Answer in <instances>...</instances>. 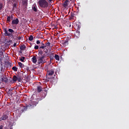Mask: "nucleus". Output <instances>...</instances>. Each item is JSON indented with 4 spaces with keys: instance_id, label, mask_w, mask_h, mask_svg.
Returning <instances> with one entry per match:
<instances>
[{
    "instance_id": "a878e982",
    "label": "nucleus",
    "mask_w": 129,
    "mask_h": 129,
    "mask_svg": "<svg viewBox=\"0 0 129 129\" xmlns=\"http://www.w3.org/2000/svg\"><path fill=\"white\" fill-rule=\"evenodd\" d=\"M12 70H14L15 72H17L18 71V68H17L16 67H13L12 68Z\"/></svg>"
},
{
    "instance_id": "e433bc0d",
    "label": "nucleus",
    "mask_w": 129,
    "mask_h": 129,
    "mask_svg": "<svg viewBox=\"0 0 129 129\" xmlns=\"http://www.w3.org/2000/svg\"><path fill=\"white\" fill-rule=\"evenodd\" d=\"M12 2H13V3H17L18 2V0H11Z\"/></svg>"
},
{
    "instance_id": "6e6552de",
    "label": "nucleus",
    "mask_w": 129,
    "mask_h": 129,
    "mask_svg": "<svg viewBox=\"0 0 129 129\" xmlns=\"http://www.w3.org/2000/svg\"><path fill=\"white\" fill-rule=\"evenodd\" d=\"M69 0H66L63 3L62 6L64 8H68V5H69Z\"/></svg>"
},
{
    "instance_id": "423d86ee",
    "label": "nucleus",
    "mask_w": 129,
    "mask_h": 129,
    "mask_svg": "<svg viewBox=\"0 0 129 129\" xmlns=\"http://www.w3.org/2000/svg\"><path fill=\"white\" fill-rule=\"evenodd\" d=\"M55 71H54V69H51L50 71H47L46 76H52L54 73Z\"/></svg>"
},
{
    "instance_id": "2f4dec72",
    "label": "nucleus",
    "mask_w": 129,
    "mask_h": 129,
    "mask_svg": "<svg viewBox=\"0 0 129 129\" xmlns=\"http://www.w3.org/2000/svg\"><path fill=\"white\" fill-rule=\"evenodd\" d=\"M36 44H37V45H39V44H41V41H40V40H37V41H36Z\"/></svg>"
},
{
    "instance_id": "1a4fd4ad",
    "label": "nucleus",
    "mask_w": 129,
    "mask_h": 129,
    "mask_svg": "<svg viewBox=\"0 0 129 129\" xmlns=\"http://www.w3.org/2000/svg\"><path fill=\"white\" fill-rule=\"evenodd\" d=\"M20 21L18 19H14L12 21V25H18Z\"/></svg>"
},
{
    "instance_id": "5701e85b",
    "label": "nucleus",
    "mask_w": 129,
    "mask_h": 129,
    "mask_svg": "<svg viewBox=\"0 0 129 129\" xmlns=\"http://www.w3.org/2000/svg\"><path fill=\"white\" fill-rule=\"evenodd\" d=\"M18 65H19V66H20V68H24V67L25 66L24 65V64L22 63V62H18Z\"/></svg>"
},
{
    "instance_id": "49530a36",
    "label": "nucleus",
    "mask_w": 129,
    "mask_h": 129,
    "mask_svg": "<svg viewBox=\"0 0 129 129\" xmlns=\"http://www.w3.org/2000/svg\"><path fill=\"white\" fill-rule=\"evenodd\" d=\"M71 2H72V1H74V0H70Z\"/></svg>"
},
{
    "instance_id": "37998d69",
    "label": "nucleus",
    "mask_w": 129,
    "mask_h": 129,
    "mask_svg": "<svg viewBox=\"0 0 129 129\" xmlns=\"http://www.w3.org/2000/svg\"><path fill=\"white\" fill-rule=\"evenodd\" d=\"M13 89H10L9 91H13Z\"/></svg>"
},
{
    "instance_id": "f03ea898",
    "label": "nucleus",
    "mask_w": 129,
    "mask_h": 129,
    "mask_svg": "<svg viewBox=\"0 0 129 129\" xmlns=\"http://www.w3.org/2000/svg\"><path fill=\"white\" fill-rule=\"evenodd\" d=\"M38 4L42 9H47V7L49 6V3L46 0H39Z\"/></svg>"
},
{
    "instance_id": "9b49d317",
    "label": "nucleus",
    "mask_w": 129,
    "mask_h": 129,
    "mask_svg": "<svg viewBox=\"0 0 129 129\" xmlns=\"http://www.w3.org/2000/svg\"><path fill=\"white\" fill-rule=\"evenodd\" d=\"M46 56L45 55V54H44V52L43 50L41 49L38 50V56Z\"/></svg>"
},
{
    "instance_id": "ea45409f",
    "label": "nucleus",
    "mask_w": 129,
    "mask_h": 129,
    "mask_svg": "<svg viewBox=\"0 0 129 129\" xmlns=\"http://www.w3.org/2000/svg\"><path fill=\"white\" fill-rule=\"evenodd\" d=\"M13 46L14 47H16V46H17V43H14Z\"/></svg>"
},
{
    "instance_id": "4468645a",
    "label": "nucleus",
    "mask_w": 129,
    "mask_h": 129,
    "mask_svg": "<svg viewBox=\"0 0 129 129\" xmlns=\"http://www.w3.org/2000/svg\"><path fill=\"white\" fill-rule=\"evenodd\" d=\"M75 28L76 29H77V31H80V28H81L80 24L78 23V24H76L75 26Z\"/></svg>"
},
{
    "instance_id": "7c9ffc66",
    "label": "nucleus",
    "mask_w": 129,
    "mask_h": 129,
    "mask_svg": "<svg viewBox=\"0 0 129 129\" xmlns=\"http://www.w3.org/2000/svg\"><path fill=\"white\" fill-rule=\"evenodd\" d=\"M36 100H37L36 102H38V103H39V101H41V100H42V99H41V98H37L36 99Z\"/></svg>"
},
{
    "instance_id": "f8f14e48",
    "label": "nucleus",
    "mask_w": 129,
    "mask_h": 129,
    "mask_svg": "<svg viewBox=\"0 0 129 129\" xmlns=\"http://www.w3.org/2000/svg\"><path fill=\"white\" fill-rule=\"evenodd\" d=\"M32 9L33 12H35V13H37V12H38V8L37 7V6L36 5H33L32 7Z\"/></svg>"
},
{
    "instance_id": "cd10ccee",
    "label": "nucleus",
    "mask_w": 129,
    "mask_h": 129,
    "mask_svg": "<svg viewBox=\"0 0 129 129\" xmlns=\"http://www.w3.org/2000/svg\"><path fill=\"white\" fill-rule=\"evenodd\" d=\"M44 44L45 45L46 47H50V45H51V43L50 42H46Z\"/></svg>"
},
{
    "instance_id": "c756f323",
    "label": "nucleus",
    "mask_w": 129,
    "mask_h": 129,
    "mask_svg": "<svg viewBox=\"0 0 129 129\" xmlns=\"http://www.w3.org/2000/svg\"><path fill=\"white\" fill-rule=\"evenodd\" d=\"M34 49L35 50H38V49H39V45H35Z\"/></svg>"
},
{
    "instance_id": "b1692460",
    "label": "nucleus",
    "mask_w": 129,
    "mask_h": 129,
    "mask_svg": "<svg viewBox=\"0 0 129 129\" xmlns=\"http://www.w3.org/2000/svg\"><path fill=\"white\" fill-rule=\"evenodd\" d=\"M17 81L18 82H21L22 81V77L20 76H17Z\"/></svg>"
},
{
    "instance_id": "20e7f679",
    "label": "nucleus",
    "mask_w": 129,
    "mask_h": 129,
    "mask_svg": "<svg viewBox=\"0 0 129 129\" xmlns=\"http://www.w3.org/2000/svg\"><path fill=\"white\" fill-rule=\"evenodd\" d=\"M31 102L28 105V107H30V108H33L35 106H37V104H38V102L36 101H31Z\"/></svg>"
},
{
    "instance_id": "4c0bfd02",
    "label": "nucleus",
    "mask_w": 129,
    "mask_h": 129,
    "mask_svg": "<svg viewBox=\"0 0 129 129\" xmlns=\"http://www.w3.org/2000/svg\"><path fill=\"white\" fill-rule=\"evenodd\" d=\"M2 9H3V5L0 4V10H2Z\"/></svg>"
},
{
    "instance_id": "79ce46f5",
    "label": "nucleus",
    "mask_w": 129,
    "mask_h": 129,
    "mask_svg": "<svg viewBox=\"0 0 129 129\" xmlns=\"http://www.w3.org/2000/svg\"><path fill=\"white\" fill-rule=\"evenodd\" d=\"M0 53H2V54H4V51H1L0 49Z\"/></svg>"
},
{
    "instance_id": "de8ad7c7",
    "label": "nucleus",
    "mask_w": 129,
    "mask_h": 129,
    "mask_svg": "<svg viewBox=\"0 0 129 129\" xmlns=\"http://www.w3.org/2000/svg\"><path fill=\"white\" fill-rule=\"evenodd\" d=\"M49 2H52V0H49Z\"/></svg>"
},
{
    "instance_id": "f257e3e1",
    "label": "nucleus",
    "mask_w": 129,
    "mask_h": 129,
    "mask_svg": "<svg viewBox=\"0 0 129 129\" xmlns=\"http://www.w3.org/2000/svg\"><path fill=\"white\" fill-rule=\"evenodd\" d=\"M4 30L5 32V36L7 37H11V36H12V37H14L13 34L15 33V31L13 30V29L10 28L8 30V29L4 28Z\"/></svg>"
},
{
    "instance_id": "a18cd8bd",
    "label": "nucleus",
    "mask_w": 129,
    "mask_h": 129,
    "mask_svg": "<svg viewBox=\"0 0 129 129\" xmlns=\"http://www.w3.org/2000/svg\"><path fill=\"white\" fill-rule=\"evenodd\" d=\"M41 44H42V45H43V44H44V43H43V42H42L41 43Z\"/></svg>"
},
{
    "instance_id": "c03bdc74",
    "label": "nucleus",
    "mask_w": 129,
    "mask_h": 129,
    "mask_svg": "<svg viewBox=\"0 0 129 129\" xmlns=\"http://www.w3.org/2000/svg\"><path fill=\"white\" fill-rule=\"evenodd\" d=\"M46 96V94H44L43 97H45Z\"/></svg>"
},
{
    "instance_id": "0eeeda50",
    "label": "nucleus",
    "mask_w": 129,
    "mask_h": 129,
    "mask_svg": "<svg viewBox=\"0 0 129 129\" xmlns=\"http://www.w3.org/2000/svg\"><path fill=\"white\" fill-rule=\"evenodd\" d=\"M9 118V116L6 115V114H4L1 117H0V121L2 120H7Z\"/></svg>"
},
{
    "instance_id": "393cba45",
    "label": "nucleus",
    "mask_w": 129,
    "mask_h": 129,
    "mask_svg": "<svg viewBox=\"0 0 129 129\" xmlns=\"http://www.w3.org/2000/svg\"><path fill=\"white\" fill-rule=\"evenodd\" d=\"M20 50H24L26 49V45H21V47H20Z\"/></svg>"
},
{
    "instance_id": "ddd939ff",
    "label": "nucleus",
    "mask_w": 129,
    "mask_h": 129,
    "mask_svg": "<svg viewBox=\"0 0 129 129\" xmlns=\"http://www.w3.org/2000/svg\"><path fill=\"white\" fill-rule=\"evenodd\" d=\"M75 36L78 38L79 36H80V30H77L76 32H75Z\"/></svg>"
},
{
    "instance_id": "72a5a7b5",
    "label": "nucleus",
    "mask_w": 129,
    "mask_h": 129,
    "mask_svg": "<svg viewBox=\"0 0 129 129\" xmlns=\"http://www.w3.org/2000/svg\"><path fill=\"white\" fill-rule=\"evenodd\" d=\"M48 88H45L43 89V91H45V92H47L48 91Z\"/></svg>"
},
{
    "instance_id": "aec40b11",
    "label": "nucleus",
    "mask_w": 129,
    "mask_h": 129,
    "mask_svg": "<svg viewBox=\"0 0 129 129\" xmlns=\"http://www.w3.org/2000/svg\"><path fill=\"white\" fill-rule=\"evenodd\" d=\"M23 6H25V7H27L28 6V1L27 0L23 1Z\"/></svg>"
},
{
    "instance_id": "bb28decb",
    "label": "nucleus",
    "mask_w": 129,
    "mask_h": 129,
    "mask_svg": "<svg viewBox=\"0 0 129 129\" xmlns=\"http://www.w3.org/2000/svg\"><path fill=\"white\" fill-rule=\"evenodd\" d=\"M26 57L25 56H22L21 58H20V61L21 62H25V59Z\"/></svg>"
},
{
    "instance_id": "f704fd0d",
    "label": "nucleus",
    "mask_w": 129,
    "mask_h": 129,
    "mask_svg": "<svg viewBox=\"0 0 129 129\" xmlns=\"http://www.w3.org/2000/svg\"><path fill=\"white\" fill-rule=\"evenodd\" d=\"M71 18L72 19H73V18H74V14H71Z\"/></svg>"
},
{
    "instance_id": "4be33fe9",
    "label": "nucleus",
    "mask_w": 129,
    "mask_h": 129,
    "mask_svg": "<svg viewBox=\"0 0 129 129\" xmlns=\"http://www.w3.org/2000/svg\"><path fill=\"white\" fill-rule=\"evenodd\" d=\"M13 80L14 81V82H16V81H18V77L17 76H14L13 77Z\"/></svg>"
},
{
    "instance_id": "c9c22d12",
    "label": "nucleus",
    "mask_w": 129,
    "mask_h": 129,
    "mask_svg": "<svg viewBox=\"0 0 129 129\" xmlns=\"http://www.w3.org/2000/svg\"><path fill=\"white\" fill-rule=\"evenodd\" d=\"M50 60H53V59H54V56H50Z\"/></svg>"
},
{
    "instance_id": "a211bd4d",
    "label": "nucleus",
    "mask_w": 129,
    "mask_h": 129,
    "mask_svg": "<svg viewBox=\"0 0 129 129\" xmlns=\"http://www.w3.org/2000/svg\"><path fill=\"white\" fill-rule=\"evenodd\" d=\"M17 8H18V3H15L13 4V11H15V9Z\"/></svg>"
},
{
    "instance_id": "7ed1b4c3",
    "label": "nucleus",
    "mask_w": 129,
    "mask_h": 129,
    "mask_svg": "<svg viewBox=\"0 0 129 129\" xmlns=\"http://www.w3.org/2000/svg\"><path fill=\"white\" fill-rule=\"evenodd\" d=\"M37 63L40 65L46 63V56H37Z\"/></svg>"
},
{
    "instance_id": "58836bf2",
    "label": "nucleus",
    "mask_w": 129,
    "mask_h": 129,
    "mask_svg": "<svg viewBox=\"0 0 129 129\" xmlns=\"http://www.w3.org/2000/svg\"><path fill=\"white\" fill-rule=\"evenodd\" d=\"M4 126L3 125H0V129H3Z\"/></svg>"
},
{
    "instance_id": "c85d7f7f",
    "label": "nucleus",
    "mask_w": 129,
    "mask_h": 129,
    "mask_svg": "<svg viewBox=\"0 0 129 129\" xmlns=\"http://www.w3.org/2000/svg\"><path fill=\"white\" fill-rule=\"evenodd\" d=\"M33 35H30L28 38L29 41H33Z\"/></svg>"
},
{
    "instance_id": "412c9836",
    "label": "nucleus",
    "mask_w": 129,
    "mask_h": 129,
    "mask_svg": "<svg viewBox=\"0 0 129 129\" xmlns=\"http://www.w3.org/2000/svg\"><path fill=\"white\" fill-rule=\"evenodd\" d=\"M54 58L56 60H57V61H60V57L58 54H55L54 55Z\"/></svg>"
},
{
    "instance_id": "dca6fc26",
    "label": "nucleus",
    "mask_w": 129,
    "mask_h": 129,
    "mask_svg": "<svg viewBox=\"0 0 129 129\" xmlns=\"http://www.w3.org/2000/svg\"><path fill=\"white\" fill-rule=\"evenodd\" d=\"M41 91H43V88L40 86H37V92L40 93Z\"/></svg>"
},
{
    "instance_id": "9d476101",
    "label": "nucleus",
    "mask_w": 129,
    "mask_h": 129,
    "mask_svg": "<svg viewBox=\"0 0 129 129\" xmlns=\"http://www.w3.org/2000/svg\"><path fill=\"white\" fill-rule=\"evenodd\" d=\"M2 82H5V83H7L9 82V79H8V78L5 76L3 77V78H2Z\"/></svg>"
},
{
    "instance_id": "f3484780",
    "label": "nucleus",
    "mask_w": 129,
    "mask_h": 129,
    "mask_svg": "<svg viewBox=\"0 0 129 129\" xmlns=\"http://www.w3.org/2000/svg\"><path fill=\"white\" fill-rule=\"evenodd\" d=\"M28 107H29V105L24 106L23 108L21 110L22 112H24V111H27Z\"/></svg>"
},
{
    "instance_id": "a19ab883",
    "label": "nucleus",
    "mask_w": 129,
    "mask_h": 129,
    "mask_svg": "<svg viewBox=\"0 0 129 129\" xmlns=\"http://www.w3.org/2000/svg\"><path fill=\"white\" fill-rule=\"evenodd\" d=\"M68 41H66L64 42V44H68Z\"/></svg>"
},
{
    "instance_id": "39448f33",
    "label": "nucleus",
    "mask_w": 129,
    "mask_h": 129,
    "mask_svg": "<svg viewBox=\"0 0 129 129\" xmlns=\"http://www.w3.org/2000/svg\"><path fill=\"white\" fill-rule=\"evenodd\" d=\"M45 48H46V46L45 44H42V45L40 46L39 50H41V49H44L43 51L45 53V54H48V49Z\"/></svg>"
},
{
    "instance_id": "2eb2a0df",
    "label": "nucleus",
    "mask_w": 129,
    "mask_h": 129,
    "mask_svg": "<svg viewBox=\"0 0 129 129\" xmlns=\"http://www.w3.org/2000/svg\"><path fill=\"white\" fill-rule=\"evenodd\" d=\"M37 57H36V56H34L32 58V61L34 63V64H36V63H37Z\"/></svg>"
},
{
    "instance_id": "6ab92c4d",
    "label": "nucleus",
    "mask_w": 129,
    "mask_h": 129,
    "mask_svg": "<svg viewBox=\"0 0 129 129\" xmlns=\"http://www.w3.org/2000/svg\"><path fill=\"white\" fill-rule=\"evenodd\" d=\"M11 18H12V19H13V15H12L11 17V16H8V17H7V23H10V22H11Z\"/></svg>"
},
{
    "instance_id": "473e14b6",
    "label": "nucleus",
    "mask_w": 129,
    "mask_h": 129,
    "mask_svg": "<svg viewBox=\"0 0 129 129\" xmlns=\"http://www.w3.org/2000/svg\"><path fill=\"white\" fill-rule=\"evenodd\" d=\"M21 39H22V37L21 36L17 37L16 38V40H21Z\"/></svg>"
}]
</instances>
